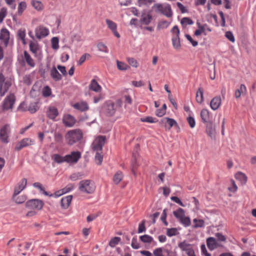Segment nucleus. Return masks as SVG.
<instances>
[{
  "label": "nucleus",
  "instance_id": "obj_1",
  "mask_svg": "<svg viewBox=\"0 0 256 256\" xmlns=\"http://www.w3.org/2000/svg\"><path fill=\"white\" fill-rule=\"evenodd\" d=\"M82 132L80 129H75L68 131L65 135L66 142L69 145L80 142L82 138Z\"/></svg>",
  "mask_w": 256,
  "mask_h": 256
},
{
  "label": "nucleus",
  "instance_id": "obj_2",
  "mask_svg": "<svg viewBox=\"0 0 256 256\" xmlns=\"http://www.w3.org/2000/svg\"><path fill=\"white\" fill-rule=\"evenodd\" d=\"M96 187L94 182L89 180H82L79 183V190L86 194H92L95 190Z\"/></svg>",
  "mask_w": 256,
  "mask_h": 256
},
{
  "label": "nucleus",
  "instance_id": "obj_3",
  "mask_svg": "<svg viewBox=\"0 0 256 256\" xmlns=\"http://www.w3.org/2000/svg\"><path fill=\"white\" fill-rule=\"evenodd\" d=\"M173 214L184 226L187 227L190 225V218L185 216L184 210L182 208H178L176 210L174 211Z\"/></svg>",
  "mask_w": 256,
  "mask_h": 256
},
{
  "label": "nucleus",
  "instance_id": "obj_4",
  "mask_svg": "<svg viewBox=\"0 0 256 256\" xmlns=\"http://www.w3.org/2000/svg\"><path fill=\"white\" fill-rule=\"evenodd\" d=\"M152 8H155L156 12H160L168 18H170L172 16V10L170 4H167L164 6L160 4H155Z\"/></svg>",
  "mask_w": 256,
  "mask_h": 256
},
{
  "label": "nucleus",
  "instance_id": "obj_5",
  "mask_svg": "<svg viewBox=\"0 0 256 256\" xmlns=\"http://www.w3.org/2000/svg\"><path fill=\"white\" fill-rule=\"evenodd\" d=\"M171 32L173 34L172 38V44L174 48L176 50H179L181 47L180 34V31L177 26H174Z\"/></svg>",
  "mask_w": 256,
  "mask_h": 256
},
{
  "label": "nucleus",
  "instance_id": "obj_6",
  "mask_svg": "<svg viewBox=\"0 0 256 256\" xmlns=\"http://www.w3.org/2000/svg\"><path fill=\"white\" fill-rule=\"evenodd\" d=\"M12 85L11 82L6 80L4 75L0 73V96H3L8 92Z\"/></svg>",
  "mask_w": 256,
  "mask_h": 256
},
{
  "label": "nucleus",
  "instance_id": "obj_7",
  "mask_svg": "<svg viewBox=\"0 0 256 256\" xmlns=\"http://www.w3.org/2000/svg\"><path fill=\"white\" fill-rule=\"evenodd\" d=\"M106 142L105 136H98L96 138L92 144V150L96 152H102Z\"/></svg>",
  "mask_w": 256,
  "mask_h": 256
},
{
  "label": "nucleus",
  "instance_id": "obj_8",
  "mask_svg": "<svg viewBox=\"0 0 256 256\" xmlns=\"http://www.w3.org/2000/svg\"><path fill=\"white\" fill-rule=\"evenodd\" d=\"M44 205V202L38 199H32L26 203V207L29 209L40 210Z\"/></svg>",
  "mask_w": 256,
  "mask_h": 256
},
{
  "label": "nucleus",
  "instance_id": "obj_9",
  "mask_svg": "<svg viewBox=\"0 0 256 256\" xmlns=\"http://www.w3.org/2000/svg\"><path fill=\"white\" fill-rule=\"evenodd\" d=\"M16 101V97L14 94H10L4 100L2 104V110H8L12 109Z\"/></svg>",
  "mask_w": 256,
  "mask_h": 256
},
{
  "label": "nucleus",
  "instance_id": "obj_10",
  "mask_svg": "<svg viewBox=\"0 0 256 256\" xmlns=\"http://www.w3.org/2000/svg\"><path fill=\"white\" fill-rule=\"evenodd\" d=\"M161 127L164 128L166 130H169L173 126H178L177 122L173 118H164L159 122Z\"/></svg>",
  "mask_w": 256,
  "mask_h": 256
},
{
  "label": "nucleus",
  "instance_id": "obj_11",
  "mask_svg": "<svg viewBox=\"0 0 256 256\" xmlns=\"http://www.w3.org/2000/svg\"><path fill=\"white\" fill-rule=\"evenodd\" d=\"M10 132V126L9 124H4L0 130V139L1 141L5 144L9 142L8 135Z\"/></svg>",
  "mask_w": 256,
  "mask_h": 256
},
{
  "label": "nucleus",
  "instance_id": "obj_12",
  "mask_svg": "<svg viewBox=\"0 0 256 256\" xmlns=\"http://www.w3.org/2000/svg\"><path fill=\"white\" fill-rule=\"evenodd\" d=\"M105 114L108 116H114L116 112L114 104L111 102H106L103 107Z\"/></svg>",
  "mask_w": 256,
  "mask_h": 256
},
{
  "label": "nucleus",
  "instance_id": "obj_13",
  "mask_svg": "<svg viewBox=\"0 0 256 256\" xmlns=\"http://www.w3.org/2000/svg\"><path fill=\"white\" fill-rule=\"evenodd\" d=\"M206 132L212 140L216 139V126L212 122L206 123Z\"/></svg>",
  "mask_w": 256,
  "mask_h": 256
},
{
  "label": "nucleus",
  "instance_id": "obj_14",
  "mask_svg": "<svg viewBox=\"0 0 256 256\" xmlns=\"http://www.w3.org/2000/svg\"><path fill=\"white\" fill-rule=\"evenodd\" d=\"M81 157L80 152H72L70 154L65 156L66 162H67L76 163Z\"/></svg>",
  "mask_w": 256,
  "mask_h": 256
},
{
  "label": "nucleus",
  "instance_id": "obj_15",
  "mask_svg": "<svg viewBox=\"0 0 256 256\" xmlns=\"http://www.w3.org/2000/svg\"><path fill=\"white\" fill-rule=\"evenodd\" d=\"M32 144V141L30 138H25L18 142L15 146V150L19 151L22 148L31 146Z\"/></svg>",
  "mask_w": 256,
  "mask_h": 256
},
{
  "label": "nucleus",
  "instance_id": "obj_16",
  "mask_svg": "<svg viewBox=\"0 0 256 256\" xmlns=\"http://www.w3.org/2000/svg\"><path fill=\"white\" fill-rule=\"evenodd\" d=\"M35 32L36 36L38 39L46 36L49 34L48 30L43 26H40L37 28Z\"/></svg>",
  "mask_w": 256,
  "mask_h": 256
},
{
  "label": "nucleus",
  "instance_id": "obj_17",
  "mask_svg": "<svg viewBox=\"0 0 256 256\" xmlns=\"http://www.w3.org/2000/svg\"><path fill=\"white\" fill-rule=\"evenodd\" d=\"M10 40V32L6 28H2L0 32V40L3 41L4 46L6 47Z\"/></svg>",
  "mask_w": 256,
  "mask_h": 256
},
{
  "label": "nucleus",
  "instance_id": "obj_18",
  "mask_svg": "<svg viewBox=\"0 0 256 256\" xmlns=\"http://www.w3.org/2000/svg\"><path fill=\"white\" fill-rule=\"evenodd\" d=\"M62 122L66 126L72 127L76 124V120L73 116L68 114L64 117Z\"/></svg>",
  "mask_w": 256,
  "mask_h": 256
},
{
  "label": "nucleus",
  "instance_id": "obj_19",
  "mask_svg": "<svg viewBox=\"0 0 256 256\" xmlns=\"http://www.w3.org/2000/svg\"><path fill=\"white\" fill-rule=\"evenodd\" d=\"M106 22L108 25V28L112 30L114 34L118 38H120V35L116 31L117 25L112 20L106 19Z\"/></svg>",
  "mask_w": 256,
  "mask_h": 256
},
{
  "label": "nucleus",
  "instance_id": "obj_20",
  "mask_svg": "<svg viewBox=\"0 0 256 256\" xmlns=\"http://www.w3.org/2000/svg\"><path fill=\"white\" fill-rule=\"evenodd\" d=\"M222 102V100L220 96L214 98L210 101V106L211 108L214 110H218Z\"/></svg>",
  "mask_w": 256,
  "mask_h": 256
},
{
  "label": "nucleus",
  "instance_id": "obj_21",
  "mask_svg": "<svg viewBox=\"0 0 256 256\" xmlns=\"http://www.w3.org/2000/svg\"><path fill=\"white\" fill-rule=\"evenodd\" d=\"M206 244L208 248L210 250H214L220 246L216 242V238L213 237L208 238L206 240Z\"/></svg>",
  "mask_w": 256,
  "mask_h": 256
},
{
  "label": "nucleus",
  "instance_id": "obj_22",
  "mask_svg": "<svg viewBox=\"0 0 256 256\" xmlns=\"http://www.w3.org/2000/svg\"><path fill=\"white\" fill-rule=\"evenodd\" d=\"M27 184L26 179L22 178L20 183L15 187L14 190V196H18L26 186Z\"/></svg>",
  "mask_w": 256,
  "mask_h": 256
},
{
  "label": "nucleus",
  "instance_id": "obj_23",
  "mask_svg": "<svg viewBox=\"0 0 256 256\" xmlns=\"http://www.w3.org/2000/svg\"><path fill=\"white\" fill-rule=\"evenodd\" d=\"M73 107L81 112H84L88 110L89 107L87 102H76L73 105Z\"/></svg>",
  "mask_w": 256,
  "mask_h": 256
},
{
  "label": "nucleus",
  "instance_id": "obj_24",
  "mask_svg": "<svg viewBox=\"0 0 256 256\" xmlns=\"http://www.w3.org/2000/svg\"><path fill=\"white\" fill-rule=\"evenodd\" d=\"M72 198V195H70L62 198L60 201L61 206L65 209L68 208L71 203Z\"/></svg>",
  "mask_w": 256,
  "mask_h": 256
},
{
  "label": "nucleus",
  "instance_id": "obj_25",
  "mask_svg": "<svg viewBox=\"0 0 256 256\" xmlns=\"http://www.w3.org/2000/svg\"><path fill=\"white\" fill-rule=\"evenodd\" d=\"M236 178L240 181L242 185H244L247 182L248 178L242 172H238L235 175Z\"/></svg>",
  "mask_w": 256,
  "mask_h": 256
},
{
  "label": "nucleus",
  "instance_id": "obj_26",
  "mask_svg": "<svg viewBox=\"0 0 256 256\" xmlns=\"http://www.w3.org/2000/svg\"><path fill=\"white\" fill-rule=\"evenodd\" d=\"M89 88L96 92H100L102 90V87L94 79L92 80Z\"/></svg>",
  "mask_w": 256,
  "mask_h": 256
},
{
  "label": "nucleus",
  "instance_id": "obj_27",
  "mask_svg": "<svg viewBox=\"0 0 256 256\" xmlns=\"http://www.w3.org/2000/svg\"><path fill=\"white\" fill-rule=\"evenodd\" d=\"M50 76L55 81H59L62 80V76L55 67H53L50 70Z\"/></svg>",
  "mask_w": 256,
  "mask_h": 256
},
{
  "label": "nucleus",
  "instance_id": "obj_28",
  "mask_svg": "<svg viewBox=\"0 0 256 256\" xmlns=\"http://www.w3.org/2000/svg\"><path fill=\"white\" fill-rule=\"evenodd\" d=\"M138 164L136 160V154L134 153H133V158L131 162V170L133 174L135 176H136V170L138 169Z\"/></svg>",
  "mask_w": 256,
  "mask_h": 256
},
{
  "label": "nucleus",
  "instance_id": "obj_29",
  "mask_svg": "<svg viewBox=\"0 0 256 256\" xmlns=\"http://www.w3.org/2000/svg\"><path fill=\"white\" fill-rule=\"evenodd\" d=\"M152 20V16L150 14H142L141 16L140 22L146 25H148L150 24Z\"/></svg>",
  "mask_w": 256,
  "mask_h": 256
},
{
  "label": "nucleus",
  "instance_id": "obj_30",
  "mask_svg": "<svg viewBox=\"0 0 256 256\" xmlns=\"http://www.w3.org/2000/svg\"><path fill=\"white\" fill-rule=\"evenodd\" d=\"M178 247L183 251L188 252L192 249H193L192 244H188L186 240L178 244Z\"/></svg>",
  "mask_w": 256,
  "mask_h": 256
},
{
  "label": "nucleus",
  "instance_id": "obj_31",
  "mask_svg": "<svg viewBox=\"0 0 256 256\" xmlns=\"http://www.w3.org/2000/svg\"><path fill=\"white\" fill-rule=\"evenodd\" d=\"M58 111L57 108L54 107H50L47 112L48 116L52 120L54 119L58 115Z\"/></svg>",
  "mask_w": 256,
  "mask_h": 256
},
{
  "label": "nucleus",
  "instance_id": "obj_32",
  "mask_svg": "<svg viewBox=\"0 0 256 256\" xmlns=\"http://www.w3.org/2000/svg\"><path fill=\"white\" fill-rule=\"evenodd\" d=\"M196 101L199 104L204 102V89L202 87L199 88L196 92Z\"/></svg>",
  "mask_w": 256,
  "mask_h": 256
},
{
  "label": "nucleus",
  "instance_id": "obj_33",
  "mask_svg": "<svg viewBox=\"0 0 256 256\" xmlns=\"http://www.w3.org/2000/svg\"><path fill=\"white\" fill-rule=\"evenodd\" d=\"M200 118L204 123L206 124L208 123V122H210L208 120L210 118L209 112L206 109L202 110L200 112Z\"/></svg>",
  "mask_w": 256,
  "mask_h": 256
},
{
  "label": "nucleus",
  "instance_id": "obj_34",
  "mask_svg": "<svg viewBox=\"0 0 256 256\" xmlns=\"http://www.w3.org/2000/svg\"><path fill=\"white\" fill-rule=\"evenodd\" d=\"M24 58L27 64L30 67H34L35 66V63L30 56L26 50L24 52Z\"/></svg>",
  "mask_w": 256,
  "mask_h": 256
},
{
  "label": "nucleus",
  "instance_id": "obj_35",
  "mask_svg": "<svg viewBox=\"0 0 256 256\" xmlns=\"http://www.w3.org/2000/svg\"><path fill=\"white\" fill-rule=\"evenodd\" d=\"M12 200L18 204H20L24 202L26 200V196L24 195H22L20 196H14L13 194Z\"/></svg>",
  "mask_w": 256,
  "mask_h": 256
},
{
  "label": "nucleus",
  "instance_id": "obj_36",
  "mask_svg": "<svg viewBox=\"0 0 256 256\" xmlns=\"http://www.w3.org/2000/svg\"><path fill=\"white\" fill-rule=\"evenodd\" d=\"M246 86L243 84H240V88L236 90L235 92L236 98H240L242 94L246 92Z\"/></svg>",
  "mask_w": 256,
  "mask_h": 256
},
{
  "label": "nucleus",
  "instance_id": "obj_37",
  "mask_svg": "<svg viewBox=\"0 0 256 256\" xmlns=\"http://www.w3.org/2000/svg\"><path fill=\"white\" fill-rule=\"evenodd\" d=\"M123 178L122 173L120 171H118L114 175L113 181L116 184H118L122 180Z\"/></svg>",
  "mask_w": 256,
  "mask_h": 256
},
{
  "label": "nucleus",
  "instance_id": "obj_38",
  "mask_svg": "<svg viewBox=\"0 0 256 256\" xmlns=\"http://www.w3.org/2000/svg\"><path fill=\"white\" fill-rule=\"evenodd\" d=\"M38 104V103L37 102L30 103L29 106H28V110L31 114L35 113L39 108Z\"/></svg>",
  "mask_w": 256,
  "mask_h": 256
},
{
  "label": "nucleus",
  "instance_id": "obj_39",
  "mask_svg": "<svg viewBox=\"0 0 256 256\" xmlns=\"http://www.w3.org/2000/svg\"><path fill=\"white\" fill-rule=\"evenodd\" d=\"M52 158L54 160V161L60 164L64 162H66L65 156H62L58 154H54L52 156Z\"/></svg>",
  "mask_w": 256,
  "mask_h": 256
},
{
  "label": "nucleus",
  "instance_id": "obj_40",
  "mask_svg": "<svg viewBox=\"0 0 256 256\" xmlns=\"http://www.w3.org/2000/svg\"><path fill=\"white\" fill-rule=\"evenodd\" d=\"M140 240L144 243L150 244L153 240V238L147 234L140 236Z\"/></svg>",
  "mask_w": 256,
  "mask_h": 256
},
{
  "label": "nucleus",
  "instance_id": "obj_41",
  "mask_svg": "<svg viewBox=\"0 0 256 256\" xmlns=\"http://www.w3.org/2000/svg\"><path fill=\"white\" fill-rule=\"evenodd\" d=\"M32 4L38 10H41L42 9L43 4L40 1L33 0L32 1Z\"/></svg>",
  "mask_w": 256,
  "mask_h": 256
},
{
  "label": "nucleus",
  "instance_id": "obj_42",
  "mask_svg": "<svg viewBox=\"0 0 256 256\" xmlns=\"http://www.w3.org/2000/svg\"><path fill=\"white\" fill-rule=\"evenodd\" d=\"M120 240H121L120 238L118 237V236H115V237L112 238L110 240L108 245L110 247L114 248L119 243V242L120 241Z\"/></svg>",
  "mask_w": 256,
  "mask_h": 256
},
{
  "label": "nucleus",
  "instance_id": "obj_43",
  "mask_svg": "<svg viewBox=\"0 0 256 256\" xmlns=\"http://www.w3.org/2000/svg\"><path fill=\"white\" fill-rule=\"evenodd\" d=\"M91 56L89 54L85 53L80 58L79 60L78 61V65L81 66L86 59L89 60Z\"/></svg>",
  "mask_w": 256,
  "mask_h": 256
},
{
  "label": "nucleus",
  "instance_id": "obj_44",
  "mask_svg": "<svg viewBox=\"0 0 256 256\" xmlns=\"http://www.w3.org/2000/svg\"><path fill=\"white\" fill-rule=\"evenodd\" d=\"M59 40L58 37H54L51 40L52 48L54 50H58L59 48L58 46Z\"/></svg>",
  "mask_w": 256,
  "mask_h": 256
},
{
  "label": "nucleus",
  "instance_id": "obj_45",
  "mask_svg": "<svg viewBox=\"0 0 256 256\" xmlns=\"http://www.w3.org/2000/svg\"><path fill=\"white\" fill-rule=\"evenodd\" d=\"M26 8V4L24 2H20L18 6V14L21 15Z\"/></svg>",
  "mask_w": 256,
  "mask_h": 256
},
{
  "label": "nucleus",
  "instance_id": "obj_46",
  "mask_svg": "<svg viewBox=\"0 0 256 256\" xmlns=\"http://www.w3.org/2000/svg\"><path fill=\"white\" fill-rule=\"evenodd\" d=\"M18 36L19 38H20L22 43L25 44H26L25 40V36H26V30H24L20 29L18 31Z\"/></svg>",
  "mask_w": 256,
  "mask_h": 256
},
{
  "label": "nucleus",
  "instance_id": "obj_47",
  "mask_svg": "<svg viewBox=\"0 0 256 256\" xmlns=\"http://www.w3.org/2000/svg\"><path fill=\"white\" fill-rule=\"evenodd\" d=\"M118 68L121 70H126L129 66L124 62L117 60L116 61Z\"/></svg>",
  "mask_w": 256,
  "mask_h": 256
},
{
  "label": "nucleus",
  "instance_id": "obj_48",
  "mask_svg": "<svg viewBox=\"0 0 256 256\" xmlns=\"http://www.w3.org/2000/svg\"><path fill=\"white\" fill-rule=\"evenodd\" d=\"M54 139L56 142L61 144L63 142V136L60 132H56L54 134Z\"/></svg>",
  "mask_w": 256,
  "mask_h": 256
},
{
  "label": "nucleus",
  "instance_id": "obj_49",
  "mask_svg": "<svg viewBox=\"0 0 256 256\" xmlns=\"http://www.w3.org/2000/svg\"><path fill=\"white\" fill-rule=\"evenodd\" d=\"M193 221L195 224L193 226L194 228H202L204 226V222L202 220H197L194 218Z\"/></svg>",
  "mask_w": 256,
  "mask_h": 256
},
{
  "label": "nucleus",
  "instance_id": "obj_50",
  "mask_svg": "<svg viewBox=\"0 0 256 256\" xmlns=\"http://www.w3.org/2000/svg\"><path fill=\"white\" fill-rule=\"evenodd\" d=\"M30 50L34 54H36L38 50V46L36 43L30 42Z\"/></svg>",
  "mask_w": 256,
  "mask_h": 256
},
{
  "label": "nucleus",
  "instance_id": "obj_51",
  "mask_svg": "<svg viewBox=\"0 0 256 256\" xmlns=\"http://www.w3.org/2000/svg\"><path fill=\"white\" fill-rule=\"evenodd\" d=\"M178 230L176 228H168L166 230V234L170 236H172L177 234Z\"/></svg>",
  "mask_w": 256,
  "mask_h": 256
},
{
  "label": "nucleus",
  "instance_id": "obj_52",
  "mask_svg": "<svg viewBox=\"0 0 256 256\" xmlns=\"http://www.w3.org/2000/svg\"><path fill=\"white\" fill-rule=\"evenodd\" d=\"M97 47L100 51L105 53L108 52L106 46L102 42H99L97 45Z\"/></svg>",
  "mask_w": 256,
  "mask_h": 256
},
{
  "label": "nucleus",
  "instance_id": "obj_53",
  "mask_svg": "<svg viewBox=\"0 0 256 256\" xmlns=\"http://www.w3.org/2000/svg\"><path fill=\"white\" fill-rule=\"evenodd\" d=\"M156 118H153L152 116H147L146 118H142L141 121L142 122H147L150 123H154L158 122V120H155Z\"/></svg>",
  "mask_w": 256,
  "mask_h": 256
},
{
  "label": "nucleus",
  "instance_id": "obj_54",
  "mask_svg": "<svg viewBox=\"0 0 256 256\" xmlns=\"http://www.w3.org/2000/svg\"><path fill=\"white\" fill-rule=\"evenodd\" d=\"M180 22L182 24L192 25L194 24L193 21L190 18L187 17L182 18Z\"/></svg>",
  "mask_w": 256,
  "mask_h": 256
},
{
  "label": "nucleus",
  "instance_id": "obj_55",
  "mask_svg": "<svg viewBox=\"0 0 256 256\" xmlns=\"http://www.w3.org/2000/svg\"><path fill=\"white\" fill-rule=\"evenodd\" d=\"M154 2V0H138V4L140 6H141L144 5H149Z\"/></svg>",
  "mask_w": 256,
  "mask_h": 256
},
{
  "label": "nucleus",
  "instance_id": "obj_56",
  "mask_svg": "<svg viewBox=\"0 0 256 256\" xmlns=\"http://www.w3.org/2000/svg\"><path fill=\"white\" fill-rule=\"evenodd\" d=\"M51 94V89L48 86L44 87L42 90V95L45 97L50 96Z\"/></svg>",
  "mask_w": 256,
  "mask_h": 256
},
{
  "label": "nucleus",
  "instance_id": "obj_57",
  "mask_svg": "<svg viewBox=\"0 0 256 256\" xmlns=\"http://www.w3.org/2000/svg\"><path fill=\"white\" fill-rule=\"evenodd\" d=\"M128 62L130 65L131 66L137 68L138 67V62L136 60L132 58H128L127 59Z\"/></svg>",
  "mask_w": 256,
  "mask_h": 256
},
{
  "label": "nucleus",
  "instance_id": "obj_58",
  "mask_svg": "<svg viewBox=\"0 0 256 256\" xmlns=\"http://www.w3.org/2000/svg\"><path fill=\"white\" fill-rule=\"evenodd\" d=\"M95 159L96 160H98L97 164L100 165L103 160V156L99 152H96L95 156Z\"/></svg>",
  "mask_w": 256,
  "mask_h": 256
},
{
  "label": "nucleus",
  "instance_id": "obj_59",
  "mask_svg": "<svg viewBox=\"0 0 256 256\" xmlns=\"http://www.w3.org/2000/svg\"><path fill=\"white\" fill-rule=\"evenodd\" d=\"M145 222H146V220H143L142 222L139 224L138 228V233H142V232H145V230H146Z\"/></svg>",
  "mask_w": 256,
  "mask_h": 256
},
{
  "label": "nucleus",
  "instance_id": "obj_60",
  "mask_svg": "<svg viewBox=\"0 0 256 256\" xmlns=\"http://www.w3.org/2000/svg\"><path fill=\"white\" fill-rule=\"evenodd\" d=\"M162 248H159L155 249L154 250L153 254L154 256H164L162 254Z\"/></svg>",
  "mask_w": 256,
  "mask_h": 256
},
{
  "label": "nucleus",
  "instance_id": "obj_61",
  "mask_svg": "<svg viewBox=\"0 0 256 256\" xmlns=\"http://www.w3.org/2000/svg\"><path fill=\"white\" fill-rule=\"evenodd\" d=\"M74 186L73 184H70L62 190L64 194L72 190L74 188Z\"/></svg>",
  "mask_w": 256,
  "mask_h": 256
},
{
  "label": "nucleus",
  "instance_id": "obj_62",
  "mask_svg": "<svg viewBox=\"0 0 256 256\" xmlns=\"http://www.w3.org/2000/svg\"><path fill=\"white\" fill-rule=\"evenodd\" d=\"M185 36L186 39L192 44L193 46L195 47L198 45V42L194 40L190 35L186 34Z\"/></svg>",
  "mask_w": 256,
  "mask_h": 256
},
{
  "label": "nucleus",
  "instance_id": "obj_63",
  "mask_svg": "<svg viewBox=\"0 0 256 256\" xmlns=\"http://www.w3.org/2000/svg\"><path fill=\"white\" fill-rule=\"evenodd\" d=\"M132 247L134 249H138L140 248V244L137 242V239L136 238H133L132 240Z\"/></svg>",
  "mask_w": 256,
  "mask_h": 256
},
{
  "label": "nucleus",
  "instance_id": "obj_64",
  "mask_svg": "<svg viewBox=\"0 0 256 256\" xmlns=\"http://www.w3.org/2000/svg\"><path fill=\"white\" fill-rule=\"evenodd\" d=\"M187 121L191 128H194L196 125V122L193 117L188 116L187 118Z\"/></svg>",
  "mask_w": 256,
  "mask_h": 256
}]
</instances>
